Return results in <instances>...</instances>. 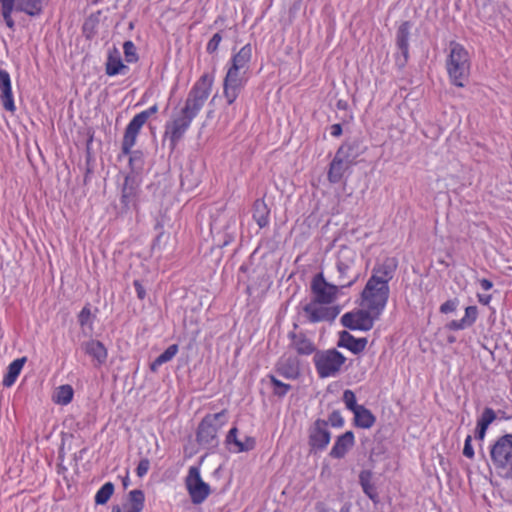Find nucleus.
I'll return each instance as SVG.
<instances>
[{"label": "nucleus", "mask_w": 512, "mask_h": 512, "mask_svg": "<svg viewBox=\"0 0 512 512\" xmlns=\"http://www.w3.org/2000/svg\"><path fill=\"white\" fill-rule=\"evenodd\" d=\"M125 60L128 63H135L138 61L136 47L132 41H125L123 44Z\"/></svg>", "instance_id": "37998d69"}, {"label": "nucleus", "mask_w": 512, "mask_h": 512, "mask_svg": "<svg viewBox=\"0 0 512 512\" xmlns=\"http://www.w3.org/2000/svg\"><path fill=\"white\" fill-rule=\"evenodd\" d=\"M268 378L271 384L274 386L273 393L278 397H283L287 394V392L291 389L290 384H286L278 380L274 375H268Z\"/></svg>", "instance_id": "ea45409f"}, {"label": "nucleus", "mask_w": 512, "mask_h": 512, "mask_svg": "<svg viewBox=\"0 0 512 512\" xmlns=\"http://www.w3.org/2000/svg\"><path fill=\"white\" fill-rule=\"evenodd\" d=\"M185 484L193 504L203 503L211 493L210 486L202 480L200 469L196 466L189 468Z\"/></svg>", "instance_id": "1a4fd4ad"}, {"label": "nucleus", "mask_w": 512, "mask_h": 512, "mask_svg": "<svg viewBox=\"0 0 512 512\" xmlns=\"http://www.w3.org/2000/svg\"><path fill=\"white\" fill-rule=\"evenodd\" d=\"M450 53L446 61V68L451 82L464 87V81L470 74V59L468 51L458 42L449 43Z\"/></svg>", "instance_id": "f03ea898"}, {"label": "nucleus", "mask_w": 512, "mask_h": 512, "mask_svg": "<svg viewBox=\"0 0 512 512\" xmlns=\"http://www.w3.org/2000/svg\"><path fill=\"white\" fill-rule=\"evenodd\" d=\"M472 438L470 435H468L465 439L464 448H463V455L467 458H473L474 457V449L472 447Z\"/></svg>", "instance_id": "603ef678"}, {"label": "nucleus", "mask_w": 512, "mask_h": 512, "mask_svg": "<svg viewBox=\"0 0 512 512\" xmlns=\"http://www.w3.org/2000/svg\"><path fill=\"white\" fill-rule=\"evenodd\" d=\"M491 295L478 294V301L484 305H488L491 301Z\"/></svg>", "instance_id": "13d9d810"}, {"label": "nucleus", "mask_w": 512, "mask_h": 512, "mask_svg": "<svg viewBox=\"0 0 512 512\" xmlns=\"http://www.w3.org/2000/svg\"><path fill=\"white\" fill-rule=\"evenodd\" d=\"M493 466L504 477L512 479V433L500 436L490 447Z\"/></svg>", "instance_id": "39448f33"}, {"label": "nucleus", "mask_w": 512, "mask_h": 512, "mask_svg": "<svg viewBox=\"0 0 512 512\" xmlns=\"http://www.w3.org/2000/svg\"><path fill=\"white\" fill-rule=\"evenodd\" d=\"M112 512H121V509H120V507H119V506H114V507L112 508Z\"/></svg>", "instance_id": "052dcab7"}, {"label": "nucleus", "mask_w": 512, "mask_h": 512, "mask_svg": "<svg viewBox=\"0 0 512 512\" xmlns=\"http://www.w3.org/2000/svg\"><path fill=\"white\" fill-rule=\"evenodd\" d=\"M158 111V105L155 104L153 106H151L150 108H148L147 110H144L138 114H136L133 118H135L138 122H140L142 125H144L146 123V121L148 120V118L157 113Z\"/></svg>", "instance_id": "a18cd8bd"}, {"label": "nucleus", "mask_w": 512, "mask_h": 512, "mask_svg": "<svg viewBox=\"0 0 512 512\" xmlns=\"http://www.w3.org/2000/svg\"><path fill=\"white\" fill-rule=\"evenodd\" d=\"M17 0H0V13L4 19L6 26L14 30L15 22L12 18V12L16 11Z\"/></svg>", "instance_id": "f704fd0d"}, {"label": "nucleus", "mask_w": 512, "mask_h": 512, "mask_svg": "<svg viewBox=\"0 0 512 512\" xmlns=\"http://www.w3.org/2000/svg\"><path fill=\"white\" fill-rule=\"evenodd\" d=\"M353 414L354 423L357 427L369 429L375 424L376 417L365 406H360Z\"/></svg>", "instance_id": "473e14b6"}, {"label": "nucleus", "mask_w": 512, "mask_h": 512, "mask_svg": "<svg viewBox=\"0 0 512 512\" xmlns=\"http://www.w3.org/2000/svg\"><path fill=\"white\" fill-rule=\"evenodd\" d=\"M411 23L404 21L400 24L396 32V46L399 53L396 55L395 63L399 68H403L409 59V36Z\"/></svg>", "instance_id": "f8f14e48"}, {"label": "nucleus", "mask_w": 512, "mask_h": 512, "mask_svg": "<svg viewBox=\"0 0 512 512\" xmlns=\"http://www.w3.org/2000/svg\"><path fill=\"white\" fill-rule=\"evenodd\" d=\"M290 339L289 347L293 349L300 356L315 355L318 351L315 343L308 338L303 332L291 331L288 334Z\"/></svg>", "instance_id": "f3484780"}, {"label": "nucleus", "mask_w": 512, "mask_h": 512, "mask_svg": "<svg viewBox=\"0 0 512 512\" xmlns=\"http://www.w3.org/2000/svg\"><path fill=\"white\" fill-rule=\"evenodd\" d=\"M91 318L90 308L85 306L78 315V322L81 326L86 325Z\"/></svg>", "instance_id": "3c124183"}, {"label": "nucleus", "mask_w": 512, "mask_h": 512, "mask_svg": "<svg viewBox=\"0 0 512 512\" xmlns=\"http://www.w3.org/2000/svg\"><path fill=\"white\" fill-rule=\"evenodd\" d=\"M342 399L346 405V408L352 412L356 411L361 406L357 404L355 393L352 390H345L343 392Z\"/></svg>", "instance_id": "c03bdc74"}, {"label": "nucleus", "mask_w": 512, "mask_h": 512, "mask_svg": "<svg viewBox=\"0 0 512 512\" xmlns=\"http://www.w3.org/2000/svg\"><path fill=\"white\" fill-rule=\"evenodd\" d=\"M390 289L382 285L368 282L361 293V306L375 311V314L381 315L386 307L389 298Z\"/></svg>", "instance_id": "0eeeda50"}, {"label": "nucleus", "mask_w": 512, "mask_h": 512, "mask_svg": "<svg viewBox=\"0 0 512 512\" xmlns=\"http://www.w3.org/2000/svg\"><path fill=\"white\" fill-rule=\"evenodd\" d=\"M354 445V433L352 431H346L336 438L329 455L334 459H342Z\"/></svg>", "instance_id": "6ab92c4d"}, {"label": "nucleus", "mask_w": 512, "mask_h": 512, "mask_svg": "<svg viewBox=\"0 0 512 512\" xmlns=\"http://www.w3.org/2000/svg\"><path fill=\"white\" fill-rule=\"evenodd\" d=\"M127 512H142V510L138 509L136 507H130L129 506V509L127 510Z\"/></svg>", "instance_id": "bf43d9fd"}, {"label": "nucleus", "mask_w": 512, "mask_h": 512, "mask_svg": "<svg viewBox=\"0 0 512 512\" xmlns=\"http://www.w3.org/2000/svg\"><path fill=\"white\" fill-rule=\"evenodd\" d=\"M221 41H222V35L219 32L215 33L207 44V47H206L207 52L209 54H213L214 52H216Z\"/></svg>", "instance_id": "de8ad7c7"}, {"label": "nucleus", "mask_w": 512, "mask_h": 512, "mask_svg": "<svg viewBox=\"0 0 512 512\" xmlns=\"http://www.w3.org/2000/svg\"><path fill=\"white\" fill-rule=\"evenodd\" d=\"M225 442L228 446L234 445L235 448L232 451L236 453L251 451L256 446L255 438L251 436H245L243 441L238 439L237 427L229 430Z\"/></svg>", "instance_id": "aec40b11"}, {"label": "nucleus", "mask_w": 512, "mask_h": 512, "mask_svg": "<svg viewBox=\"0 0 512 512\" xmlns=\"http://www.w3.org/2000/svg\"><path fill=\"white\" fill-rule=\"evenodd\" d=\"M478 316V309L476 306H468L465 309V315L460 320H452L447 324L449 330L458 331L471 327Z\"/></svg>", "instance_id": "cd10ccee"}, {"label": "nucleus", "mask_w": 512, "mask_h": 512, "mask_svg": "<svg viewBox=\"0 0 512 512\" xmlns=\"http://www.w3.org/2000/svg\"><path fill=\"white\" fill-rule=\"evenodd\" d=\"M150 468V461L147 458H143L138 463V466L136 468V474L138 477L142 478L145 476Z\"/></svg>", "instance_id": "8fccbe9b"}, {"label": "nucleus", "mask_w": 512, "mask_h": 512, "mask_svg": "<svg viewBox=\"0 0 512 512\" xmlns=\"http://www.w3.org/2000/svg\"><path fill=\"white\" fill-rule=\"evenodd\" d=\"M367 147L359 138L346 140L336 151L339 156L355 164L356 159L366 151Z\"/></svg>", "instance_id": "a211bd4d"}, {"label": "nucleus", "mask_w": 512, "mask_h": 512, "mask_svg": "<svg viewBox=\"0 0 512 512\" xmlns=\"http://www.w3.org/2000/svg\"><path fill=\"white\" fill-rule=\"evenodd\" d=\"M479 282L484 290H490L493 287V283L489 279L483 278Z\"/></svg>", "instance_id": "4d7b16f0"}, {"label": "nucleus", "mask_w": 512, "mask_h": 512, "mask_svg": "<svg viewBox=\"0 0 512 512\" xmlns=\"http://www.w3.org/2000/svg\"><path fill=\"white\" fill-rule=\"evenodd\" d=\"M276 372L286 379H297L300 375L299 361L294 357L281 358L276 364Z\"/></svg>", "instance_id": "393cba45"}, {"label": "nucleus", "mask_w": 512, "mask_h": 512, "mask_svg": "<svg viewBox=\"0 0 512 512\" xmlns=\"http://www.w3.org/2000/svg\"><path fill=\"white\" fill-rule=\"evenodd\" d=\"M328 425L330 424L332 427L340 428L344 425V419L338 410H334L328 417Z\"/></svg>", "instance_id": "49530a36"}, {"label": "nucleus", "mask_w": 512, "mask_h": 512, "mask_svg": "<svg viewBox=\"0 0 512 512\" xmlns=\"http://www.w3.org/2000/svg\"><path fill=\"white\" fill-rule=\"evenodd\" d=\"M142 126L143 125L135 118H132V120L127 125L121 145V151L123 155H128L131 153V149L136 143L137 136Z\"/></svg>", "instance_id": "b1692460"}, {"label": "nucleus", "mask_w": 512, "mask_h": 512, "mask_svg": "<svg viewBox=\"0 0 512 512\" xmlns=\"http://www.w3.org/2000/svg\"><path fill=\"white\" fill-rule=\"evenodd\" d=\"M496 419V413L492 408L486 407L479 419L477 425L488 429L489 425Z\"/></svg>", "instance_id": "79ce46f5"}, {"label": "nucleus", "mask_w": 512, "mask_h": 512, "mask_svg": "<svg viewBox=\"0 0 512 512\" xmlns=\"http://www.w3.org/2000/svg\"><path fill=\"white\" fill-rule=\"evenodd\" d=\"M145 495L140 489H134L129 492L130 507H136L143 510L144 508Z\"/></svg>", "instance_id": "a19ab883"}, {"label": "nucleus", "mask_w": 512, "mask_h": 512, "mask_svg": "<svg viewBox=\"0 0 512 512\" xmlns=\"http://www.w3.org/2000/svg\"><path fill=\"white\" fill-rule=\"evenodd\" d=\"M337 106L339 108H344V104H342V101H338Z\"/></svg>", "instance_id": "e2e57ef3"}, {"label": "nucleus", "mask_w": 512, "mask_h": 512, "mask_svg": "<svg viewBox=\"0 0 512 512\" xmlns=\"http://www.w3.org/2000/svg\"><path fill=\"white\" fill-rule=\"evenodd\" d=\"M353 165L350 161L346 160L344 157L339 156L336 152L333 160L329 165L328 170V180L331 183H339L344 175V173Z\"/></svg>", "instance_id": "5701e85b"}, {"label": "nucleus", "mask_w": 512, "mask_h": 512, "mask_svg": "<svg viewBox=\"0 0 512 512\" xmlns=\"http://www.w3.org/2000/svg\"><path fill=\"white\" fill-rule=\"evenodd\" d=\"M375 311L364 307L342 315L341 324L350 330L369 331L373 328L374 322L380 318Z\"/></svg>", "instance_id": "6e6552de"}, {"label": "nucleus", "mask_w": 512, "mask_h": 512, "mask_svg": "<svg viewBox=\"0 0 512 512\" xmlns=\"http://www.w3.org/2000/svg\"><path fill=\"white\" fill-rule=\"evenodd\" d=\"M396 268V259L386 258L380 265H377L373 268L372 275L368 282L389 287V281L394 277Z\"/></svg>", "instance_id": "4468645a"}, {"label": "nucleus", "mask_w": 512, "mask_h": 512, "mask_svg": "<svg viewBox=\"0 0 512 512\" xmlns=\"http://www.w3.org/2000/svg\"><path fill=\"white\" fill-rule=\"evenodd\" d=\"M178 352V345L172 344L170 345L163 353H161L151 364L150 370L156 372L158 368L170 361Z\"/></svg>", "instance_id": "e433bc0d"}, {"label": "nucleus", "mask_w": 512, "mask_h": 512, "mask_svg": "<svg viewBox=\"0 0 512 512\" xmlns=\"http://www.w3.org/2000/svg\"><path fill=\"white\" fill-rule=\"evenodd\" d=\"M486 431H487L486 428L480 427L477 425L476 430H475V438L479 439V440H483L486 435Z\"/></svg>", "instance_id": "6e6d98bb"}, {"label": "nucleus", "mask_w": 512, "mask_h": 512, "mask_svg": "<svg viewBox=\"0 0 512 512\" xmlns=\"http://www.w3.org/2000/svg\"><path fill=\"white\" fill-rule=\"evenodd\" d=\"M211 87L212 79L208 74L202 75L188 93L184 106L179 112L173 114L171 121L166 123L164 136L169 140L171 151L175 150L193 119L203 108L210 95Z\"/></svg>", "instance_id": "f257e3e1"}, {"label": "nucleus", "mask_w": 512, "mask_h": 512, "mask_svg": "<svg viewBox=\"0 0 512 512\" xmlns=\"http://www.w3.org/2000/svg\"><path fill=\"white\" fill-rule=\"evenodd\" d=\"M367 338H355L348 331L343 330L339 333V339L337 346L340 348H346L353 354H360L367 346Z\"/></svg>", "instance_id": "4be33fe9"}, {"label": "nucleus", "mask_w": 512, "mask_h": 512, "mask_svg": "<svg viewBox=\"0 0 512 512\" xmlns=\"http://www.w3.org/2000/svg\"><path fill=\"white\" fill-rule=\"evenodd\" d=\"M105 66V72L108 76L125 74L129 70L128 66L123 64L120 52L115 47L109 51Z\"/></svg>", "instance_id": "a878e982"}, {"label": "nucleus", "mask_w": 512, "mask_h": 512, "mask_svg": "<svg viewBox=\"0 0 512 512\" xmlns=\"http://www.w3.org/2000/svg\"><path fill=\"white\" fill-rule=\"evenodd\" d=\"M123 485L126 487L128 485V481L124 480Z\"/></svg>", "instance_id": "0e129e2a"}, {"label": "nucleus", "mask_w": 512, "mask_h": 512, "mask_svg": "<svg viewBox=\"0 0 512 512\" xmlns=\"http://www.w3.org/2000/svg\"><path fill=\"white\" fill-rule=\"evenodd\" d=\"M242 71H233L229 68L224 78V96L229 105L233 104L241 92L244 84Z\"/></svg>", "instance_id": "ddd939ff"}, {"label": "nucleus", "mask_w": 512, "mask_h": 512, "mask_svg": "<svg viewBox=\"0 0 512 512\" xmlns=\"http://www.w3.org/2000/svg\"><path fill=\"white\" fill-rule=\"evenodd\" d=\"M133 285L135 287V290L137 292V297L140 300H144L146 297V290L143 287L142 283L139 280H134Z\"/></svg>", "instance_id": "864d4df0"}, {"label": "nucleus", "mask_w": 512, "mask_h": 512, "mask_svg": "<svg viewBox=\"0 0 512 512\" xmlns=\"http://www.w3.org/2000/svg\"><path fill=\"white\" fill-rule=\"evenodd\" d=\"M356 258V252L347 246L338 251L334 281L340 288L351 287L359 279L361 273Z\"/></svg>", "instance_id": "7ed1b4c3"}, {"label": "nucleus", "mask_w": 512, "mask_h": 512, "mask_svg": "<svg viewBox=\"0 0 512 512\" xmlns=\"http://www.w3.org/2000/svg\"><path fill=\"white\" fill-rule=\"evenodd\" d=\"M138 186L137 175L128 174L125 176L120 198L121 212H127L132 205H135Z\"/></svg>", "instance_id": "dca6fc26"}, {"label": "nucleus", "mask_w": 512, "mask_h": 512, "mask_svg": "<svg viewBox=\"0 0 512 512\" xmlns=\"http://www.w3.org/2000/svg\"><path fill=\"white\" fill-rule=\"evenodd\" d=\"M359 483L363 489V492L373 501L378 500V493L375 485L372 483V472L369 470H363L359 474Z\"/></svg>", "instance_id": "72a5a7b5"}, {"label": "nucleus", "mask_w": 512, "mask_h": 512, "mask_svg": "<svg viewBox=\"0 0 512 512\" xmlns=\"http://www.w3.org/2000/svg\"><path fill=\"white\" fill-rule=\"evenodd\" d=\"M129 166L131 168L132 173L131 174H138L140 171H142L144 166V154L140 150L132 151L129 154Z\"/></svg>", "instance_id": "58836bf2"}, {"label": "nucleus", "mask_w": 512, "mask_h": 512, "mask_svg": "<svg viewBox=\"0 0 512 512\" xmlns=\"http://www.w3.org/2000/svg\"><path fill=\"white\" fill-rule=\"evenodd\" d=\"M0 90V98L4 109L10 112H14L16 107L11 90V78L9 73L4 69H0Z\"/></svg>", "instance_id": "412c9836"}, {"label": "nucleus", "mask_w": 512, "mask_h": 512, "mask_svg": "<svg viewBox=\"0 0 512 512\" xmlns=\"http://www.w3.org/2000/svg\"><path fill=\"white\" fill-rule=\"evenodd\" d=\"M270 209L262 199H257L253 205V219L260 228L269 225Z\"/></svg>", "instance_id": "7c9ffc66"}, {"label": "nucleus", "mask_w": 512, "mask_h": 512, "mask_svg": "<svg viewBox=\"0 0 512 512\" xmlns=\"http://www.w3.org/2000/svg\"><path fill=\"white\" fill-rule=\"evenodd\" d=\"M458 303L459 301L456 298L447 300L440 306V312L443 314L454 312L457 309Z\"/></svg>", "instance_id": "09e8293b"}, {"label": "nucleus", "mask_w": 512, "mask_h": 512, "mask_svg": "<svg viewBox=\"0 0 512 512\" xmlns=\"http://www.w3.org/2000/svg\"><path fill=\"white\" fill-rule=\"evenodd\" d=\"M226 413L227 411L223 409L215 414H207L201 420L196 433V440L199 445L208 449L218 446L217 433L226 422Z\"/></svg>", "instance_id": "20e7f679"}, {"label": "nucleus", "mask_w": 512, "mask_h": 512, "mask_svg": "<svg viewBox=\"0 0 512 512\" xmlns=\"http://www.w3.org/2000/svg\"><path fill=\"white\" fill-rule=\"evenodd\" d=\"M252 49L250 44L243 46L240 51L232 57L230 68L233 71H242L248 67L251 60Z\"/></svg>", "instance_id": "2f4dec72"}, {"label": "nucleus", "mask_w": 512, "mask_h": 512, "mask_svg": "<svg viewBox=\"0 0 512 512\" xmlns=\"http://www.w3.org/2000/svg\"><path fill=\"white\" fill-rule=\"evenodd\" d=\"M315 369L320 378L335 377L346 362V357L335 348L318 350L313 356Z\"/></svg>", "instance_id": "423d86ee"}, {"label": "nucleus", "mask_w": 512, "mask_h": 512, "mask_svg": "<svg viewBox=\"0 0 512 512\" xmlns=\"http://www.w3.org/2000/svg\"><path fill=\"white\" fill-rule=\"evenodd\" d=\"M88 25H89V22H85V24H84V26H83V30H84V32H86V31H87V29H88Z\"/></svg>", "instance_id": "680f3d73"}, {"label": "nucleus", "mask_w": 512, "mask_h": 512, "mask_svg": "<svg viewBox=\"0 0 512 512\" xmlns=\"http://www.w3.org/2000/svg\"><path fill=\"white\" fill-rule=\"evenodd\" d=\"M82 348L86 354L91 356L96 361L95 366H100L105 363L107 359V349L97 340H90L82 344Z\"/></svg>", "instance_id": "bb28decb"}, {"label": "nucleus", "mask_w": 512, "mask_h": 512, "mask_svg": "<svg viewBox=\"0 0 512 512\" xmlns=\"http://www.w3.org/2000/svg\"><path fill=\"white\" fill-rule=\"evenodd\" d=\"M331 135L334 137H339L342 134V126L341 124H333L330 128Z\"/></svg>", "instance_id": "5fc2aeb1"}, {"label": "nucleus", "mask_w": 512, "mask_h": 512, "mask_svg": "<svg viewBox=\"0 0 512 512\" xmlns=\"http://www.w3.org/2000/svg\"><path fill=\"white\" fill-rule=\"evenodd\" d=\"M331 433L328 429V422L317 419L308 429V444L311 452L323 451L328 446Z\"/></svg>", "instance_id": "9d476101"}, {"label": "nucleus", "mask_w": 512, "mask_h": 512, "mask_svg": "<svg viewBox=\"0 0 512 512\" xmlns=\"http://www.w3.org/2000/svg\"><path fill=\"white\" fill-rule=\"evenodd\" d=\"M45 3L46 0H17L16 11L36 17L42 14Z\"/></svg>", "instance_id": "c85d7f7f"}, {"label": "nucleus", "mask_w": 512, "mask_h": 512, "mask_svg": "<svg viewBox=\"0 0 512 512\" xmlns=\"http://www.w3.org/2000/svg\"><path fill=\"white\" fill-rule=\"evenodd\" d=\"M26 360V357L17 358L9 364L7 372L3 377V386L11 387L15 383Z\"/></svg>", "instance_id": "c756f323"}, {"label": "nucleus", "mask_w": 512, "mask_h": 512, "mask_svg": "<svg viewBox=\"0 0 512 512\" xmlns=\"http://www.w3.org/2000/svg\"><path fill=\"white\" fill-rule=\"evenodd\" d=\"M314 301L306 304L303 311L308 315V320L312 323L320 321L332 322L340 313L339 306L323 307L317 306Z\"/></svg>", "instance_id": "2eb2a0df"}, {"label": "nucleus", "mask_w": 512, "mask_h": 512, "mask_svg": "<svg viewBox=\"0 0 512 512\" xmlns=\"http://www.w3.org/2000/svg\"><path fill=\"white\" fill-rule=\"evenodd\" d=\"M73 395L74 390L71 385H61L56 389L53 400L57 404L67 405L72 401Z\"/></svg>", "instance_id": "c9c22d12"}, {"label": "nucleus", "mask_w": 512, "mask_h": 512, "mask_svg": "<svg viewBox=\"0 0 512 512\" xmlns=\"http://www.w3.org/2000/svg\"><path fill=\"white\" fill-rule=\"evenodd\" d=\"M339 289L340 287L336 283H328L322 273L314 276L311 283V291L315 296L313 301L319 304L332 303L335 300Z\"/></svg>", "instance_id": "9b49d317"}, {"label": "nucleus", "mask_w": 512, "mask_h": 512, "mask_svg": "<svg viewBox=\"0 0 512 512\" xmlns=\"http://www.w3.org/2000/svg\"><path fill=\"white\" fill-rule=\"evenodd\" d=\"M114 493V484L112 482H106L96 493L95 503L97 505H104L108 502L110 497Z\"/></svg>", "instance_id": "4c0bfd02"}]
</instances>
